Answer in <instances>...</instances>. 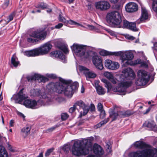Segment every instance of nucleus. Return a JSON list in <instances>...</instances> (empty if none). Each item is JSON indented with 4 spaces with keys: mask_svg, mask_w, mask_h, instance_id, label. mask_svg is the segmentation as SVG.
Returning <instances> with one entry per match:
<instances>
[{
    "mask_svg": "<svg viewBox=\"0 0 157 157\" xmlns=\"http://www.w3.org/2000/svg\"><path fill=\"white\" fill-rule=\"evenodd\" d=\"M135 77V75L131 68H127L122 71L120 78L121 81L122 82L121 83L120 86L118 87V92L121 93L120 95L125 94L126 88L131 86L132 83L131 80Z\"/></svg>",
    "mask_w": 157,
    "mask_h": 157,
    "instance_id": "f257e3e1",
    "label": "nucleus"
},
{
    "mask_svg": "<svg viewBox=\"0 0 157 157\" xmlns=\"http://www.w3.org/2000/svg\"><path fill=\"white\" fill-rule=\"evenodd\" d=\"M92 149V145L90 141L83 140L75 142L72 147V153L76 156L85 155L89 153Z\"/></svg>",
    "mask_w": 157,
    "mask_h": 157,
    "instance_id": "f03ea898",
    "label": "nucleus"
},
{
    "mask_svg": "<svg viewBox=\"0 0 157 157\" xmlns=\"http://www.w3.org/2000/svg\"><path fill=\"white\" fill-rule=\"evenodd\" d=\"M106 20L112 27L121 28L122 27L120 25L122 21L121 16L118 11H113L108 13L106 16Z\"/></svg>",
    "mask_w": 157,
    "mask_h": 157,
    "instance_id": "7ed1b4c3",
    "label": "nucleus"
},
{
    "mask_svg": "<svg viewBox=\"0 0 157 157\" xmlns=\"http://www.w3.org/2000/svg\"><path fill=\"white\" fill-rule=\"evenodd\" d=\"M47 32L44 29H39L29 34V37L27 38V40L29 42L32 43L36 42L38 40L37 39L33 38L32 37L43 40L45 38Z\"/></svg>",
    "mask_w": 157,
    "mask_h": 157,
    "instance_id": "20e7f679",
    "label": "nucleus"
},
{
    "mask_svg": "<svg viewBox=\"0 0 157 157\" xmlns=\"http://www.w3.org/2000/svg\"><path fill=\"white\" fill-rule=\"evenodd\" d=\"M66 83L64 86V88L63 93L64 95L68 98H71L73 94V91L76 90L78 86V83L77 82H75L71 84L69 83H71V81H65Z\"/></svg>",
    "mask_w": 157,
    "mask_h": 157,
    "instance_id": "39448f33",
    "label": "nucleus"
},
{
    "mask_svg": "<svg viewBox=\"0 0 157 157\" xmlns=\"http://www.w3.org/2000/svg\"><path fill=\"white\" fill-rule=\"evenodd\" d=\"M139 78L136 82V84L139 86H144L148 82L149 76L146 71L143 70H140L138 72Z\"/></svg>",
    "mask_w": 157,
    "mask_h": 157,
    "instance_id": "423d86ee",
    "label": "nucleus"
},
{
    "mask_svg": "<svg viewBox=\"0 0 157 157\" xmlns=\"http://www.w3.org/2000/svg\"><path fill=\"white\" fill-rule=\"evenodd\" d=\"M65 81L64 82V83L60 82H51L47 85V87L49 90H52L59 94L62 93L64 88V86L66 85Z\"/></svg>",
    "mask_w": 157,
    "mask_h": 157,
    "instance_id": "0eeeda50",
    "label": "nucleus"
},
{
    "mask_svg": "<svg viewBox=\"0 0 157 157\" xmlns=\"http://www.w3.org/2000/svg\"><path fill=\"white\" fill-rule=\"evenodd\" d=\"M42 103L43 101L41 100L37 101L35 100L28 99L25 100L23 104L27 108L35 109L40 106L39 103Z\"/></svg>",
    "mask_w": 157,
    "mask_h": 157,
    "instance_id": "6e6552de",
    "label": "nucleus"
},
{
    "mask_svg": "<svg viewBox=\"0 0 157 157\" xmlns=\"http://www.w3.org/2000/svg\"><path fill=\"white\" fill-rule=\"evenodd\" d=\"M23 89H21L17 94H14L11 98L12 101L14 100L16 102L21 104L22 101L27 99L28 97L27 94L23 93Z\"/></svg>",
    "mask_w": 157,
    "mask_h": 157,
    "instance_id": "1a4fd4ad",
    "label": "nucleus"
},
{
    "mask_svg": "<svg viewBox=\"0 0 157 157\" xmlns=\"http://www.w3.org/2000/svg\"><path fill=\"white\" fill-rule=\"evenodd\" d=\"M72 51L77 54L79 53L81 56L85 55L86 51V46L79 45L77 44H74L71 47Z\"/></svg>",
    "mask_w": 157,
    "mask_h": 157,
    "instance_id": "9d476101",
    "label": "nucleus"
},
{
    "mask_svg": "<svg viewBox=\"0 0 157 157\" xmlns=\"http://www.w3.org/2000/svg\"><path fill=\"white\" fill-rule=\"evenodd\" d=\"M52 46L49 43H46L37 48L39 56L47 54L52 48Z\"/></svg>",
    "mask_w": 157,
    "mask_h": 157,
    "instance_id": "9b49d317",
    "label": "nucleus"
},
{
    "mask_svg": "<svg viewBox=\"0 0 157 157\" xmlns=\"http://www.w3.org/2000/svg\"><path fill=\"white\" fill-rule=\"evenodd\" d=\"M95 6L97 9L101 11L105 10L110 7L109 3L107 2L102 1L96 2Z\"/></svg>",
    "mask_w": 157,
    "mask_h": 157,
    "instance_id": "f8f14e48",
    "label": "nucleus"
},
{
    "mask_svg": "<svg viewBox=\"0 0 157 157\" xmlns=\"http://www.w3.org/2000/svg\"><path fill=\"white\" fill-rule=\"evenodd\" d=\"M79 71L83 72L85 75L86 78H93L96 77V75L93 72L89 71V70L86 67L82 66H79Z\"/></svg>",
    "mask_w": 157,
    "mask_h": 157,
    "instance_id": "ddd939ff",
    "label": "nucleus"
},
{
    "mask_svg": "<svg viewBox=\"0 0 157 157\" xmlns=\"http://www.w3.org/2000/svg\"><path fill=\"white\" fill-rule=\"evenodd\" d=\"M28 81L31 82L33 81L38 80L39 82H46L48 81V78L38 74H35L34 75L29 76L27 78Z\"/></svg>",
    "mask_w": 157,
    "mask_h": 157,
    "instance_id": "4468645a",
    "label": "nucleus"
},
{
    "mask_svg": "<svg viewBox=\"0 0 157 157\" xmlns=\"http://www.w3.org/2000/svg\"><path fill=\"white\" fill-rule=\"evenodd\" d=\"M105 66L107 68L111 70H116L119 67V64L117 62L113 61L109 59L105 61Z\"/></svg>",
    "mask_w": 157,
    "mask_h": 157,
    "instance_id": "2eb2a0df",
    "label": "nucleus"
},
{
    "mask_svg": "<svg viewBox=\"0 0 157 157\" xmlns=\"http://www.w3.org/2000/svg\"><path fill=\"white\" fill-rule=\"evenodd\" d=\"M92 62L96 67L98 69L101 70L103 67L101 59L98 56H94L93 57Z\"/></svg>",
    "mask_w": 157,
    "mask_h": 157,
    "instance_id": "dca6fc26",
    "label": "nucleus"
},
{
    "mask_svg": "<svg viewBox=\"0 0 157 157\" xmlns=\"http://www.w3.org/2000/svg\"><path fill=\"white\" fill-rule=\"evenodd\" d=\"M134 145L136 148L140 149H144L142 151H137V152H140L142 153H143V152L145 151L146 150H151V149L149 148V145L146 144L144 142L142 141H136L134 143Z\"/></svg>",
    "mask_w": 157,
    "mask_h": 157,
    "instance_id": "f3484780",
    "label": "nucleus"
},
{
    "mask_svg": "<svg viewBox=\"0 0 157 157\" xmlns=\"http://www.w3.org/2000/svg\"><path fill=\"white\" fill-rule=\"evenodd\" d=\"M51 56L53 57L59 58L63 63L66 62V60L65 56L61 51H56L52 52L51 53Z\"/></svg>",
    "mask_w": 157,
    "mask_h": 157,
    "instance_id": "a211bd4d",
    "label": "nucleus"
},
{
    "mask_svg": "<svg viewBox=\"0 0 157 157\" xmlns=\"http://www.w3.org/2000/svg\"><path fill=\"white\" fill-rule=\"evenodd\" d=\"M138 9L137 4L134 2H130L127 4L125 6V9L128 12H133L136 11Z\"/></svg>",
    "mask_w": 157,
    "mask_h": 157,
    "instance_id": "6ab92c4d",
    "label": "nucleus"
},
{
    "mask_svg": "<svg viewBox=\"0 0 157 157\" xmlns=\"http://www.w3.org/2000/svg\"><path fill=\"white\" fill-rule=\"evenodd\" d=\"M93 151L94 153L96 155L95 156H102L104 154V152L103 149L101 147L97 144H94L93 147Z\"/></svg>",
    "mask_w": 157,
    "mask_h": 157,
    "instance_id": "aec40b11",
    "label": "nucleus"
},
{
    "mask_svg": "<svg viewBox=\"0 0 157 157\" xmlns=\"http://www.w3.org/2000/svg\"><path fill=\"white\" fill-rule=\"evenodd\" d=\"M121 113V111H118L116 112L114 109H110L109 110V117L112 119L111 122L116 120L118 118L121 117V116H120Z\"/></svg>",
    "mask_w": 157,
    "mask_h": 157,
    "instance_id": "412c9836",
    "label": "nucleus"
},
{
    "mask_svg": "<svg viewBox=\"0 0 157 157\" xmlns=\"http://www.w3.org/2000/svg\"><path fill=\"white\" fill-rule=\"evenodd\" d=\"M75 104L76 106H79L83 109V115H86L88 112L89 109V105H86L82 100L77 101Z\"/></svg>",
    "mask_w": 157,
    "mask_h": 157,
    "instance_id": "4be33fe9",
    "label": "nucleus"
},
{
    "mask_svg": "<svg viewBox=\"0 0 157 157\" xmlns=\"http://www.w3.org/2000/svg\"><path fill=\"white\" fill-rule=\"evenodd\" d=\"M147 127L148 129L155 131L156 130V126L155 122L152 121L146 122L144 125Z\"/></svg>",
    "mask_w": 157,
    "mask_h": 157,
    "instance_id": "5701e85b",
    "label": "nucleus"
},
{
    "mask_svg": "<svg viewBox=\"0 0 157 157\" xmlns=\"http://www.w3.org/2000/svg\"><path fill=\"white\" fill-rule=\"evenodd\" d=\"M133 53L129 51H126L124 52H123L121 58L124 60H131L133 58Z\"/></svg>",
    "mask_w": 157,
    "mask_h": 157,
    "instance_id": "b1692460",
    "label": "nucleus"
},
{
    "mask_svg": "<svg viewBox=\"0 0 157 157\" xmlns=\"http://www.w3.org/2000/svg\"><path fill=\"white\" fill-rule=\"evenodd\" d=\"M37 48L31 50L25 51L24 54L28 57H33L39 56Z\"/></svg>",
    "mask_w": 157,
    "mask_h": 157,
    "instance_id": "393cba45",
    "label": "nucleus"
},
{
    "mask_svg": "<svg viewBox=\"0 0 157 157\" xmlns=\"http://www.w3.org/2000/svg\"><path fill=\"white\" fill-rule=\"evenodd\" d=\"M142 14L140 18V21L146 20L148 18V15L147 10L144 7H141Z\"/></svg>",
    "mask_w": 157,
    "mask_h": 157,
    "instance_id": "a878e982",
    "label": "nucleus"
},
{
    "mask_svg": "<svg viewBox=\"0 0 157 157\" xmlns=\"http://www.w3.org/2000/svg\"><path fill=\"white\" fill-rule=\"evenodd\" d=\"M104 75L113 84L116 83V81L114 78L113 75L111 73L107 72L104 73Z\"/></svg>",
    "mask_w": 157,
    "mask_h": 157,
    "instance_id": "bb28decb",
    "label": "nucleus"
},
{
    "mask_svg": "<svg viewBox=\"0 0 157 157\" xmlns=\"http://www.w3.org/2000/svg\"><path fill=\"white\" fill-rule=\"evenodd\" d=\"M97 93L99 95H103L105 94V91L104 88L102 86L98 85L96 86Z\"/></svg>",
    "mask_w": 157,
    "mask_h": 157,
    "instance_id": "cd10ccee",
    "label": "nucleus"
},
{
    "mask_svg": "<svg viewBox=\"0 0 157 157\" xmlns=\"http://www.w3.org/2000/svg\"><path fill=\"white\" fill-rule=\"evenodd\" d=\"M11 63L15 67H17L19 64V62L15 55H13L11 58Z\"/></svg>",
    "mask_w": 157,
    "mask_h": 157,
    "instance_id": "c85d7f7f",
    "label": "nucleus"
},
{
    "mask_svg": "<svg viewBox=\"0 0 157 157\" xmlns=\"http://www.w3.org/2000/svg\"><path fill=\"white\" fill-rule=\"evenodd\" d=\"M0 157H8L7 153L4 147L0 146Z\"/></svg>",
    "mask_w": 157,
    "mask_h": 157,
    "instance_id": "c756f323",
    "label": "nucleus"
},
{
    "mask_svg": "<svg viewBox=\"0 0 157 157\" xmlns=\"http://www.w3.org/2000/svg\"><path fill=\"white\" fill-rule=\"evenodd\" d=\"M31 128L30 126H27L26 127L22 128L21 131L23 133V134H24L26 136L30 133Z\"/></svg>",
    "mask_w": 157,
    "mask_h": 157,
    "instance_id": "7c9ffc66",
    "label": "nucleus"
},
{
    "mask_svg": "<svg viewBox=\"0 0 157 157\" xmlns=\"http://www.w3.org/2000/svg\"><path fill=\"white\" fill-rule=\"evenodd\" d=\"M121 114H120V116H121L122 117H125L127 116H130L132 115L134 113L133 111L128 110L126 111H121Z\"/></svg>",
    "mask_w": 157,
    "mask_h": 157,
    "instance_id": "2f4dec72",
    "label": "nucleus"
},
{
    "mask_svg": "<svg viewBox=\"0 0 157 157\" xmlns=\"http://www.w3.org/2000/svg\"><path fill=\"white\" fill-rule=\"evenodd\" d=\"M101 81L105 83V86L107 88L108 92H109L112 88V86L111 84L107 80L104 78L101 79Z\"/></svg>",
    "mask_w": 157,
    "mask_h": 157,
    "instance_id": "473e14b6",
    "label": "nucleus"
},
{
    "mask_svg": "<svg viewBox=\"0 0 157 157\" xmlns=\"http://www.w3.org/2000/svg\"><path fill=\"white\" fill-rule=\"evenodd\" d=\"M142 153L140 152H134L130 154L131 157H144Z\"/></svg>",
    "mask_w": 157,
    "mask_h": 157,
    "instance_id": "72a5a7b5",
    "label": "nucleus"
},
{
    "mask_svg": "<svg viewBox=\"0 0 157 157\" xmlns=\"http://www.w3.org/2000/svg\"><path fill=\"white\" fill-rule=\"evenodd\" d=\"M128 29L134 31H137L138 30L136 27V25L135 22H131Z\"/></svg>",
    "mask_w": 157,
    "mask_h": 157,
    "instance_id": "f704fd0d",
    "label": "nucleus"
},
{
    "mask_svg": "<svg viewBox=\"0 0 157 157\" xmlns=\"http://www.w3.org/2000/svg\"><path fill=\"white\" fill-rule=\"evenodd\" d=\"M122 63H123V65L125 67H126L128 65L131 66L133 65V61L131 60H124L122 59Z\"/></svg>",
    "mask_w": 157,
    "mask_h": 157,
    "instance_id": "c9c22d12",
    "label": "nucleus"
},
{
    "mask_svg": "<svg viewBox=\"0 0 157 157\" xmlns=\"http://www.w3.org/2000/svg\"><path fill=\"white\" fill-rule=\"evenodd\" d=\"M109 121V118H107V119L104 120L100 122L99 123L97 124L95 126V128H98L100 127L102 125L105 124L106 123L108 122Z\"/></svg>",
    "mask_w": 157,
    "mask_h": 157,
    "instance_id": "e433bc0d",
    "label": "nucleus"
},
{
    "mask_svg": "<svg viewBox=\"0 0 157 157\" xmlns=\"http://www.w3.org/2000/svg\"><path fill=\"white\" fill-rule=\"evenodd\" d=\"M48 7V6L46 3L41 2L37 5L36 6V8H41L42 9H44L45 8H47Z\"/></svg>",
    "mask_w": 157,
    "mask_h": 157,
    "instance_id": "4c0bfd02",
    "label": "nucleus"
},
{
    "mask_svg": "<svg viewBox=\"0 0 157 157\" xmlns=\"http://www.w3.org/2000/svg\"><path fill=\"white\" fill-rule=\"evenodd\" d=\"M131 22H129L126 20H124L123 21V25L120 23V25L122 26L121 28H128Z\"/></svg>",
    "mask_w": 157,
    "mask_h": 157,
    "instance_id": "58836bf2",
    "label": "nucleus"
},
{
    "mask_svg": "<svg viewBox=\"0 0 157 157\" xmlns=\"http://www.w3.org/2000/svg\"><path fill=\"white\" fill-rule=\"evenodd\" d=\"M8 148L10 151L13 153H16L19 152L18 150L15 147H12L10 144H8Z\"/></svg>",
    "mask_w": 157,
    "mask_h": 157,
    "instance_id": "ea45409f",
    "label": "nucleus"
},
{
    "mask_svg": "<svg viewBox=\"0 0 157 157\" xmlns=\"http://www.w3.org/2000/svg\"><path fill=\"white\" fill-rule=\"evenodd\" d=\"M123 52L120 51L118 52H110L109 55H114L116 56H122V55Z\"/></svg>",
    "mask_w": 157,
    "mask_h": 157,
    "instance_id": "a19ab883",
    "label": "nucleus"
},
{
    "mask_svg": "<svg viewBox=\"0 0 157 157\" xmlns=\"http://www.w3.org/2000/svg\"><path fill=\"white\" fill-rule=\"evenodd\" d=\"M100 54L102 56L109 55L110 52L105 50H102L100 52Z\"/></svg>",
    "mask_w": 157,
    "mask_h": 157,
    "instance_id": "79ce46f5",
    "label": "nucleus"
},
{
    "mask_svg": "<svg viewBox=\"0 0 157 157\" xmlns=\"http://www.w3.org/2000/svg\"><path fill=\"white\" fill-rule=\"evenodd\" d=\"M58 19L60 21L63 23H66L67 22L65 18L63 17L60 14L59 15Z\"/></svg>",
    "mask_w": 157,
    "mask_h": 157,
    "instance_id": "37998d69",
    "label": "nucleus"
},
{
    "mask_svg": "<svg viewBox=\"0 0 157 157\" xmlns=\"http://www.w3.org/2000/svg\"><path fill=\"white\" fill-rule=\"evenodd\" d=\"M69 23L70 24H71V25H77L78 26H80L81 27H83L84 28H85L81 24H80L78 23H77V22H76L75 21H74L72 20H69Z\"/></svg>",
    "mask_w": 157,
    "mask_h": 157,
    "instance_id": "c03bdc74",
    "label": "nucleus"
},
{
    "mask_svg": "<svg viewBox=\"0 0 157 157\" xmlns=\"http://www.w3.org/2000/svg\"><path fill=\"white\" fill-rule=\"evenodd\" d=\"M13 14H10L9 16V20L7 21L5 20H4L5 21V23H4L5 25L7 24L9 22L13 20Z\"/></svg>",
    "mask_w": 157,
    "mask_h": 157,
    "instance_id": "a18cd8bd",
    "label": "nucleus"
},
{
    "mask_svg": "<svg viewBox=\"0 0 157 157\" xmlns=\"http://www.w3.org/2000/svg\"><path fill=\"white\" fill-rule=\"evenodd\" d=\"M157 2H156L154 1L153 2L152 5V8L153 10L155 12L157 13Z\"/></svg>",
    "mask_w": 157,
    "mask_h": 157,
    "instance_id": "49530a36",
    "label": "nucleus"
},
{
    "mask_svg": "<svg viewBox=\"0 0 157 157\" xmlns=\"http://www.w3.org/2000/svg\"><path fill=\"white\" fill-rule=\"evenodd\" d=\"M68 115L66 113H63L61 114V118L63 120H66L68 118Z\"/></svg>",
    "mask_w": 157,
    "mask_h": 157,
    "instance_id": "de8ad7c7",
    "label": "nucleus"
},
{
    "mask_svg": "<svg viewBox=\"0 0 157 157\" xmlns=\"http://www.w3.org/2000/svg\"><path fill=\"white\" fill-rule=\"evenodd\" d=\"M53 150L54 149L53 148H51L48 149L45 153V156L47 157L48 156L50 155V153L53 151Z\"/></svg>",
    "mask_w": 157,
    "mask_h": 157,
    "instance_id": "09e8293b",
    "label": "nucleus"
},
{
    "mask_svg": "<svg viewBox=\"0 0 157 157\" xmlns=\"http://www.w3.org/2000/svg\"><path fill=\"white\" fill-rule=\"evenodd\" d=\"M60 48L62 50L63 52L66 54H67L68 53V50L67 48L66 47H61Z\"/></svg>",
    "mask_w": 157,
    "mask_h": 157,
    "instance_id": "8fccbe9b",
    "label": "nucleus"
},
{
    "mask_svg": "<svg viewBox=\"0 0 157 157\" xmlns=\"http://www.w3.org/2000/svg\"><path fill=\"white\" fill-rule=\"evenodd\" d=\"M100 112V117L101 119L104 118L105 116V113L104 110L99 111Z\"/></svg>",
    "mask_w": 157,
    "mask_h": 157,
    "instance_id": "3c124183",
    "label": "nucleus"
},
{
    "mask_svg": "<svg viewBox=\"0 0 157 157\" xmlns=\"http://www.w3.org/2000/svg\"><path fill=\"white\" fill-rule=\"evenodd\" d=\"M98 109L99 111L104 110L103 109V106L102 104L101 103H99L98 105Z\"/></svg>",
    "mask_w": 157,
    "mask_h": 157,
    "instance_id": "603ef678",
    "label": "nucleus"
},
{
    "mask_svg": "<svg viewBox=\"0 0 157 157\" xmlns=\"http://www.w3.org/2000/svg\"><path fill=\"white\" fill-rule=\"evenodd\" d=\"M76 106L75 104L74 105L73 107L70 108L69 109V112L70 113H72L74 112L76 109Z\"/></svg>",
    "mask_w": 157,
    "mask_h": 157,
    "instance_id": "864d4df0",
    "label": "nucleus"
},
{
    "mask_svg": "<svg viewBox=\"0 0 157 157\" xmlns=\"http://www.w3.org/2000/svg\"><path fill=\"white\" fill-rule=\"evenodd\" d=\"M141 60L140 59H137L133 62V65L141 63Z\"/></svg>",
    "mask_w": 157,
    "mask_h": 157,
    "instance_id": "5fc2aeb1",
    "label": "nucleus"
},
{
    "mask_svg": "<svg viewBox=\"0 0 157 157\" xmlns=\"http://www.w3.org/2000/svg\"><path fill=\"white\" fill-rule=\"evenodd\" d=\"M141 66L142 67H144L145 68H148V66L147 63L145 62H141Z\"/></svg>",
    "mask_w": 157,
    "mask_h": 157,
    "instance_id": "6e6d98bb",
    "label": "nucleus"
},
{
    "mask_svg": "<svg viewBox=\"0 0 157 157\" xmlns=\"http://www.w3.org/2000/svg\"><path fill=\"white\" fill-rule=\"evenodd\" d=\"M63 25L61 23H59L56 25L55 28L56 29H59L61 28L63 26Z\"/></svg>",
    "mask_w": 157,
    "mask_h": 157,
    "instance_id": "4d7b16f0",
    "label": "nucleus"
},
{
    "mask_svg": "<svg viewBox=\"0 0 157 157\" xmlns=\"http://www.w3.org/2000/svg\"><path fill=\"white\" fill-rule=\"evenodd\" d=\"M40 97L42 98H47V95L44 93H41L40 95Z\"/></svg>",
    "mask_w": 157,
    "mask_h": 157,
    "instance_id": "13d9d810",
    "label": "nucleus"
},
{
    "mask_svg": "<svg viewBox=\"0 0 157 157\" xmlns=\"http://www.w3.org/2000/svg\"><path fill=\"white\" fill-rule=\"evenodd\" d=\"M86 25L88 26L89 29L90 30H93L95 28V27L93 25Z\"/></svg>",
    "mask_w": 157,
    "mask_h": 157,
    "instance_id": "bf43d9fd",
    "label": "nucleus"
},
{
    "mask_svg": "<svg viewBox=\"0 0 157 157\" xmlns=\"http://www.w3.org/2000/svg\"><path fill=\"white\" fill-rule=\"evenodd\" d=\"M107 31L109 33L110 35L112 36H114L115 35V33L114 32L109 29H108Z\"/></svg>",
    "mask_w": 157,
    "mask_h": 157,
    "instance_id": "052dcab7",
    "label": "nucleus"
},
{
    "mask_svg": "<svg viewBox=\"0 0 157 157\" xmlns=\"http://www.w3.org/2000/svg\"><path fill=\"white\" fill-rule=\"evenodd\" d=\"M18 115L20 116V117H22L23 118H24L25 117V116L24 115L22 114V113L18 112Z\"/></svg>",
    "mask_w": 157,
    "mask_h": 157,
    "instance_id": "680f3d73",
    "label": "nucleus"
},
{
    "mask_svg": "<svg viewBox=\"0 0 157 157\" xmlns=\"http://www.w3.org/2000/svg\"><path fill=\"white\" fill-rule=\"evenodd\" d=\"M112 90L114 92H118V87H113L112 88Z\"/></svg>",
    "mask_w": 157,
    "mask_h": 157,
    "instance_id": "e2e57ef3",
    "label": "nucleus"
},
{
    "mask_svg": "<svg viewBox=\"0 0 157 157\" xmlns=\"http://www.w3.org/2000/svg\"><path fill=\"white\" fill-rule=\"evenodd\" d=\"M9 2H5L3 5V6L5 7V8L8 5Z\"/></svg>",
    "mask_w": 157,
    "mask_h": 157,
    "instance_id": "0e129e2a",
    "label": "nucleus"
},
{
    "mask_svg": "<svg viewBox=\"0 0 157 157\" xmlns=\"http://www.w3.org/2000/svg\"><path fill=\"white\" fill-rule=\"evenodd\" d=\"M13 120H11L10 121V127H12L13 126Z\"/></svg>",
    "mask_w": 157,
    "mask_h": 157,
    "instance_id": "69168bd1",
    "label": "nucleus"
},
{
    "mask_svg": "<svg viewBox=\"0 0 157 157\" xmlns=\"http://www.w3.org/2000/svg\"><path fill=\"white\" fill-rule=\"evenodd\" d=\"M43 152H41L36 157H43Z\"/></svg>",
    "mask_w": 157,
    "mask_h": 157,
    "instance_id": "338daca9",
    "label": "nucleus"
},
{
    "mask_svg": "<svg viewBox=\"0 0 157 157\" xmlns=\"http://www.w3.org/2000/svg\"><path fill=\"white\" fill-rule=\"evenodd\" d=\"M55 127H52L50 128H48V132H52L55 129Z\"/></svg>",
    "mask_w": 157,
    "mask_h": 157,
    "instance_id": "774afa93",
    "label": "nucleus"
}]
</instances>
